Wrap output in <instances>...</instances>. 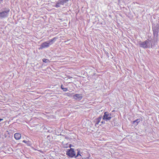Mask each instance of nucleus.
Returning <instances> with one entry per match:
<instances>
[{"mask_svg":"<svg viewBox=\"0 0 159 159\" xmlns=\"http://www.w3.org/2000/svg\"><path fill=\"white\" fill-rule=\"evenodd\" d=\"M1 10L0 11V19L7 17L9 15L10 10L9 8H5Z\"/></svg>","mask_w":159,"mask_h":159,"instance_id":"obj_1","label":"nucleus"},{"mask_svg":"<svg viewBox=\"0 0 159 159\" xmlns=\"http://www.w3.org/2000/svg\"><path fill=\"white\" fill-rule=\"evenodd\" d=\"M140 47L143 48H149L150 47V43L148 40L143 42L140 41L139 42Z\"/></svg>","mask_w":159,"mask_h":159,"instance_id":"obj_2","label":"nucleus"},{"mask_svg":"<svg viewBox=\"0 0 159 159\" xmlns=\"http://www.w3.org/2000/svg\"><path fill=\"white\" fill-rule=\"evenodd\" d=\"M112 115L107 111L105 112L102 117V119L106 121L110 120L111 118Z\"/></svg>","mask_w":159,"mask_h":159,"instance_id":"obj_3","label":"nucleus"},{"mask_svg":"<svg viewBox=\"0 0 159 159\" xmlns=\"http://www.w3.org/2000/svg\"><path fill=\"white\" fill-rule=\"evenodd\" d=\"M66 154L69 157H75L76 154L74 151V149L72 148H70L69 150H68L66 152Z\"/></svg>","mask_w":159,"mask_h":159,"instance_id":"obj_4","label":"nucleus"},{"mask_svg":"<svg viewBox=\"0 0 159 159\" xmlns=\"http://www.w3.org/2000/svg\"><path fill=\"white\" fill-rule=\"evenodd\" d=\"M69 0H59L55 5L56 7H60V5H63L65 3L69 1Z\"/></svg>","mask_w":159,"mask_h":159,"instance_id":"obj_5","label":"nucleus"},{"mask_svg":"<svg viewBox=\"0 0 159 159\" xmlns=\"http://www.w3.org/2000/svg\"><path fill=\"white\" fill-rule=\"evenodd\" d=\"M50 45L48 41L43 43L40 45V49H42L44 48H47L49 47Z\"/></svg>","mask_w":159,"mask_h":159,"instance_id":"obj_6","label":"nucleus"},{"mask_svg":"<svg viewBox=\"0 0 159 159\" xmlns=\"http://www.w3.org/2000/svg\"><path fill=\"white\" fill-rule=\"evenodd\" d=\"M73 98L76 100H80L82 98V96L81 94H76L73 96Z\"/></svg>","mask_w":159,"mask_h":159,"instance_id":"obj_7","label":"nucleus"},{"mask_svg":"<svg viewBox=\"0 0 159 159\" xmlns=\"http://www.w3.org/2000/svg\"><path fill=\"white\" fill-rule=\"evenodd\" d=\"M77 152L76 156H75V157L77 159H83V157L82 156L81 154L80 153V151L77 149Z\"/></svg>","mask_w":159,"mask_h":159,"instance_id":"obj_8","label":"nucleus"},{"mask_svg":"<svg viewBox=\"0 0 159 159\" xmlns=\"http://www.w3.org/2000/svg\"><path fill=\"white\" fill-rule=\"evenodd\" d=\"M15 138L16 140H19L21 138V134L18 133H16L14 135Z\"/></svg>","mask_w":159,"mask_h":159,"instance_id":"obj_9","label":"nucleus"},{"mask_svg":"<svg viewBox=\"0 0 159 159\" xmlns=\"http://www.w3.org/2000/svg\"><path fill=\"white\" fill-rule=\"evenodd\" d=\"M56 39V38L54 37L52 39H50L49 40L47 41L48 43H49V44L51 45L53 43V42L55 41V40Z\"/></svg>","mask_w":159,"mask_h":159,"instance_id":"obj_10","label":"nucleus"},{"mask_svg":"<svg viewBox=\"0 0 159 159\" xmlns=\"http://www.w3.org/2000/svg\"><path fill=\"white\" fill-rule=\"evenodd\" d=\"M102 118V116H100L98 118L96 119V124L98 125L100 122L101 119Z\"/></svg>","mask_w":159,"mask_h":159,"instance_id":"obj_11","label":"nucleus"},{"mask_svg":"<svg viewBox=\"0 0 159 159\" xmlns=\"http://www.w3.org/2000/svg\"><path fill=\"white\" fill-rule=\"evenodd\" d=\"M140 121V120L137 119L133 121L134 123H135V125H137Z\"/></svg>","mask_w":159,"mask_h":159,"instance_id":"obj_12","label":"nucleus"},{"mask_svg":"<svg viewBox=\"0 0 159 159\" xmlns=\"http://www.w3.org/2000/svg\"><path fill=\"white\" fill-rule=\"evenodd\" d=\"M43 61L44 62H45L46 63H49V61L47 59H45V58H43Z\"/></svg>","mask_w":159,"mask_h":159,"instance_id":"obj_13","label":"nucleus"},{"mask_svg":"<svg viewBox=\"0 0 159 159\" xmlns=\"http://www.w3.org/2000/svg\"><path fill=\"white\" fill-rule=\"evenodd\" d=\"M62 90H63V91H65V92H66L67 91V90H68V89L67 88H62Z\"/></svg>","mask_w":159,"mask_h":159,"instance_id":"obj_14","label":"nucleus"},{"mask_svg":"<svg viewBox=\"0 0 159 159\" xmlns=\"http://www.w3.org/2000/svg\"><path fill=\"white\" fill-rule=\"evenodd\" d=\"M153 34H156L157 35V31H156V30H153Z\"/></svg>","mask_w":159,"mask_h":159,"instance_id":"obj_15","label":"nucleus"},{"mask_svg":"<svg viewBox=\"0 0 159 159\" xmlns=\"http://www.w3.org/2000/svg\"><path fill=\"white\" fill-rule=\"evenodd\" d=\"M101 123L102 124H105V122L104 121H102L101 122Z\"/></svg>","mask_w":159,"mask_h":159,"instance_id":"obj_16","label":"nucleus"},{"mask_svg":"<svg viewBox=\"0 0 159 159\" xmlns=\"http://www.w3.org/2000/svg\"><path fill=\"white\" fill-rule=\"evenodd\" d=\"M61 88L62 89V88H64V87H63V86L62 85H61Z\"/></svg>","mask_w":159,"mask_h":159,"instance_id":"obj_17","label":"nucleus"},{"mask_svg":"<svg viewBox=\"0 0 159 159\" xmlns=\"http://www.w3.org/2000/svg\"><path fill=\"white\" fill-rule=\"evenodd\" d=\"M3 120V119H1L0 118V121Z\"/></svg>","mask_w":159,"mask_h":159,"instance_id":"obj_18","label":"nucleus"},{"mask_svg":"<svg viewBox=\"0 0 159 159\" xmlns=\"http://www.w3.org/2000/svg\"><path fill=\"white\" fill-rule=\"evenodd\" d=\"M23 142H25V140H23Z\"/></svg>","mask_w":159,"mask_h":159,"instance_id":"obj_19","label":"nucleus"}]
</instances>
